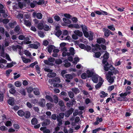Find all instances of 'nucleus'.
<instances>
[{
    "instance_id": "1",
    "label": "nucleus",
    "mask_w": 133,
    "mask_h": 133,
    "mask_svg": "<svg viewBox=\"0 0 133 133\" xmlns=\"http://www.w3.org/2000/svg\"><path fill=\"white\" fill-rule=\"evenodd\" d=\"M80 27L82 30L84 36L87 38H88L89 40H92L93 38V33L90 31L88 32L87 27L84 25H82Z\"/></svg>"
},
{
    "instance_id": "2",
    "label": "nucleus",
    "mask_w": 133,
    "mask_h": 133,
    "mask_svg": "<svg viewBox=\"0 0 133 133\" xmlns=\"http://www.w3.org/2000/svg\"><path fill=\"white\" fill-rule=\"evenodd\" d=\"M1 45L0 44V53L1 54V56L4 58H5L8 61H11V60L10 58L9 55L7 54L4 53V49L3 47V46L1 48Z\"/></svg>"
},
{
    "instance_id": "3",
    "label": "nucleus",
    "mask_w": 133,
    "mask_h": 133,
    "mask_svg": "<svg viewBox=\"0 0 133 133\" xmlns=\"http://www.w3.org/2000/svg\"><path fill=\"white\" fill-rule=\"evenodd\" d=\"M66 45V43L64 42L61 43L60 45V47H62V50L63 52L62 55L63 57H65L66 56V55L68 56L70 55L69 53L68 52V50L66 49L64 47Z\"/></svg>"
},
{
    "instance_id": "4",
    "label": "nucleus",
    "mask_w": 133,
    "mask_h": 133,
    "mask_svg": "<svg viewBox=\"0 0 133 133\" xmlns=\"http://www.w3.org/2000/svg\"><path fill=\"white\" fill-rule=\"evenodd\" d=\"M55 60V58L51 57H49L48 60H45L44 61V62L46 64L52 66L54 65V63Z\"/></svg>"
},
{
    "instance_id": "5",
    "label": "nucleus",
    "mask_w": 133,
    "mask_h": 133,
    "mask_svg": "<svg viewBox=\"0 0 133 133\" xmlns=\"http://www.w3.org/2000/svg\"><path fill=\"white\" fill-rule=\"evenodd\" d=\"M44 70L45 71L49 72L47 74V76L49 78L54 77L56 76V73L52 72V70L48 68H45Z\"/></svg>"
},
{
    "instance_id": "6",
    "label": "nucleus",
    "mask_w": 133,
    "mask_h": 133,
    "mask_svg": "<svg viewBox=\"0 0 133 133\" xmlns=\"http://www.w3.org/2000/svg\"><path fill=\"white\" fill-rule=\"evenodd\" d=\"M112 74V72L109 71L108 74H106V76L107 80L110 83H112L114 81V79L113 77H111V75Z\"/></svg>"
},
{
    "instance_id": "7",
    "label": "nucleus",
    "mask_w": 133,
    "mask_h": 133,
    "mask_svg": "<svg viewBox=\"0 0 133 133\" xmlns=\"http://www.w3.org/2000/svg\"><path fill=\"white\" fill-rule=\"evenodd\" d=\"M86 73L88 78L92 77L95 73L93 69H88L86 71Z\"/></svg>"
},
{
    "instance_id": "8",
    "label": "nucleus",
    "mask_w": 133,
    "mask_h": 133,
    "mask_svg": "<svg viewBox=\"0 0 133 133\" xmlns=\"http://www.w3.org/2000/svg\"><path fill=\"white\" fill-rule=\"evenodd\" d=\"M16 6H14L13 9L14 10V12L15 13L17 12V14H18V15L16 16V17L19 19L20 22H22V21L21 19H23V14L21 13L19 14V12L18 11H17L16 10H15L16 9Z\"/></svg>"
},
{
    "instance_id": "9",
    "label": "nucleus",
    "mask_w": 133,
    "mask_h": 133,
    "mask_svg": "<svg viewBox=\"0 0 133 133\" xmlns=\"http://www.w3.org/2000/svg\"><path fill=\"white\" fill-rule=\"evenodd\" d=\"M40 46V43L38 42H35L33 44H30L28 45L29 48H34L35 49H37Z\"/></svg>"
},
{
    "instance_id": "10",
    "label": "nucleus",
    "mask_w": 133,
    "mask_h": 133,
    "mask_svg": "<svg viewBox=\"0 0 133 133\" xmlns=\"http://www.w3.org/2000/svg\"><path fill=\"white\" fill-rule=\"evenodd\" d=\"M64 115V113H60L59 115L57 117V120L58 122V125L59 126L62 124V120L61 119L63 118Z\"/></svg>"
},
{
    "instance_id": "11",
    "label": "nucleus",
    "mask_w": 133,
    "mask_h": 133,
    "mask_svg": "<svg viewBox=\"0 0 133 133\" xmlns=\"http://www.w3.org/2000/svg\"><path fill=\"white\" fill-rule=\"evenodd\" d=\"M111 98H108L106 100V102L107 103H108L111 99V100L112 102H116V94L115 93H113L111 94Z\"/></svg>"
},
{
    "instance_id": "12",
    "label": "nucleus",
    "mask_w": 133,
    "mask_h": 133,
    "mask_svg": "<svg viewBox=\"0 0 133 133\" xmlns=\"http://www.w3.org/2000/svg\"><path fill=\"white\" fill-rule=\"evenodd\" d=\"M100 78L101 77L95 73L92 77V80L94 82L97 83L98 82V80H99V81Z\"/></svg>"
},
{
    "instance_id": "13",
    "label": "nucleus",
    "mask_w": 133,
    "mask_h": 133,
    "mask_svg": "<svg viewBox=\"0 0 133 133\" xmlns=\"http://www.w3.org/2000/svg\"><path fill=\"white\" fill-rule=\"evenodd\" d=\"M33 17L34 18L36 17L38 19H41L42 18V15L40 13H37L35 12H34L32 14Z\"/></svg>"
},
{
    "instance_id": "14",
    "label": "nucleus",
    "mask_w": 133,
    "mask_h": 133,
    "mask_svg": "<svg viewBox=\"0 0 133 133\" xmlns=\"http://www.w3.org/2000/svg\"><path fill=\"white\" fill-rule=\"evenodd\" d=\"M109 65L108 64V63H107L106 64H105V65L104 66V69L105 71H108L109 69L111 70H114L115 68L112 66H110L109 68Z\"/></svg>"
},
{
    "instance_id": "15",
    "label": "nucleus",
    "mask_w": 133,
    "mask_h": 133,
    "mask_svg": "<svg viewBox=\"0 0 133 133\" xmlns=\"http://www.w3.org/2000/svg\"><path fill=\"white\" fill-rule=\"evenodd\" d=\"M109 54L108 52H106L103 56V59L102 61V63L104 64H106L107 63V61L108 58Z\"/></svg>"
},
{
    "instance_id": "16",
    "label": "nucleus",
    "mask_w": 133,
    "mask_h": 133,
    "mask_svg": "<svg viewBox=\"0 0 133 133\" xmlns=\"http://www.w3.org/2000/svg\"><path fill=\"white\" fill-rule=\"evenodd\" d=\"M65 77L66 78V79L65 80L68 83L70 82V81L69 79H72L73 78L72 75L69 74L65 75Z\"/></svg>"
},
{
    "instance_id": "17",
    "label": "nucleus",
    "mask_w": 133,
    "mask_h": 133,
    "mask_svg": "<svg viewBox=\"0 0 133 133\" xmlns=\"http://www.w3.org/2000/svg\"><path fill=\"white\" fill-rule=\"evenodd\" d=\"M45 95H46L45 98L47 99L49 101L51 102H53V99L51 98V97L48 95L49 94V92L48 91H45Z\"/></svg>"
},
{
    "instance_id": "18",
    "label": "nucleus",
    "mask_w": 133,
    "mask_h": 133,
    "mask_svg": "<svg viewBox=\"0 0 133 133\" xmlns=\"http://www.w3.org/2000/svg\"><path fill=\"white\" fill-rule=\"evenodd\" d=\"M103 82L104 80L102 79V78H100L99 82L95 86V88L97 89L100 88L101 87Z\"/></svg>"
},
{
    "instance_id": "19",
    "label": "nucleus",
    "mask_w": 133,
    "mask_h": 133,
    "mask_svg": "<svg viewBox=\"0 0 133 133\" xmlns=\"http://www.w3.org/2000/svg\"><path fill=\"white\" fill-rule=\"evenodd\" d=\"M59 38L61 40H65L68 41L69 42L71 40V37L69 36H66L65 37L64 36H60Z\"/></svg>"
},
{
    "instance_id": "20",
    "label": "nucleus",
    "mask_w": 133,
    "mask_h": 133,
    "mask_svg": "<svg viewBox=\"0 0 133 133\" xmlns=\"http://www.w3.org/2000/svg\"><path fill=\"white\" fill-rule=\"evenodd\" d=\"M103 30L105 36L106 37H108L109 36L110 34H111L112 35L113 34H112V32L109 30L106 29H104Z\"/></svg>"
},
{
    "instance_id": "21",
    "label": "nucleus",
    "mask_w": 133,
    "mask_h": 133,
    "mask_svg": "<svg viewBox=\"0 0 133 133\" xmlns=\"http://www.w3.org/2000/svg\"><path fill=\"white\" fill-rule=\"evenodd\" d=\"M59 52V50L58 49L55 48L53 50V54L52 56L54 57H56L58 55L57 53Z\"/></svg>"
},
{
    "instance_id": "22",
    "label": "nucleus",
    "mask_w": 133,
    "mask_h": 133,
    "mask_svg": "<svg viewBox=\"0 0 133 133\" xmlns=\"http://www.w3.org/2000/svg\"><path fill=\"white\" fill-rule=\"evenodd\" d=\"M3 122L4 123L5 125L7 127H10L12 125V123L9 120L6 119L5 122L4 121Z\"/></svg>"
},
{
    "instance_id": "23",
    "label": "nucleus",
    "mask_w": 133,
    "mask_h": 133,
    "mask_svg": "<svg viewBox=\"0 0 133 133\" xmlns=\"http://www.w3.org/2000/svg\"><path fill=\"white\" fill-rule=\"evenodd\" d=\"M101 49L99 45L98 44H96L92 49V51L95 52L96 51L99 50Z\"/></svg>"
},
{
    "instance_id": "24",
    "label": "nucleus",
    "mask_w": 133,
    "mask_h": 133,
    "mask_svg": "<svg viewBox=\"0 0 133 133\" xmlns=\"http://www.w3.org/2000/svg\"><path fill=\"white\" fill-rule=\"evenodd\" d=\"M45 101L44 99L42 98L38 102V104L41 107H43L45 105Z\"/></svg>"
},
{
    "instance_id": "25",
    "label": "nucleus",
    "mask_w": 133,
    "mask_h": 133,
    "mask_svg": "<svg viewBox=\"0 0 133 133\" xmlns=\"http://www.w3.org/2000/svg\"><path fill=\"white\" fill-rule=\"evenodd\" d=\"M41 131H43V133H50V130L48 129H47L45 127H42L40 128Z\"/></svg>"
},
{
    "instance_id": "26",
    "label": "nucleus",
    "mask_w": 133,
    "mask_h": 133,
    "mask_svg": "<svg viewBox=\"0 0 133 133\" xmlns=\"http://www.w3.org/2000/svg\"><path fill=\"white\" fill-rule=\"evenodd\" d=\"M8 103L9 104L11 105H13L15 103L14 98L12 97L10 98L8 100Z\"/></svg>"
},
{
    "instance_id": "27",
    "label": "nucleus",
    "mask_w": 133,
    "mask_h": 133,
    "mask_svg": "<svg viewBox=\"0 0 133 133\" xmlns=\"http://www.w3.org/2000/svg\"><path fill=\"white\" fill-rule=\"evenodd\" d=\"M74 33L75 34L80 37H81L83 35L82 32L79 30H75L74 31Z\"/></svg>"
},
{
    "instance_id": "28",
    "label": "nucleus",
    "mask_w": 133,
    "mask_h": 133,
    "mask_svg": "<svg viewBox=\"0 0 133 133\" xmlns=\"http://www.w3.org/2000/svg\"><path fill=\"white\" fill-rule=\"evenodd\" d=\"M73 111V109H71L69 111L66 112L65 114V115L66 117H68L71 114Z\"/></svg>"
},
{
    "instance_id": "29",
    "label": "nucleus",
    "mask_w": 133,
    "mask_h": 133,
    "mask_svg": "<svg viewBox=\"0 0 133 133\" xmlns=\"http://www.w3.org/2000/svg\"><path fill=\"white\" fill-rule=\"evenodd\" d=\"M55 49V47L53 45H50L47 48L48 51L49 53H51L52 50Z\"/></svg>"
},
{
    "instance_id": "30",
    "label": "nucleus",
    "mask_w": 133,
    "mask_h": 133,
    "mask_svg": "<svg viewBox=\"0 0 133 133\" xmlns=\"http://www.w3.org/2000/svg\"><path fill=\"white\" fill-rule=\"evenodd\" d=\"M108 94L104 91L100 92V96L101 97L104 98L107 96Z\"/></svg>"
},
{
    "instance_id": "31",
    "label": "nucleus",
    "mask_w": 133,
    "mask_h": 133,
    "mask_svg": "<svg viewBox=\"0 0 133 133\" xmlns=\"http://www.w3.org/2000/svg\"><path fill=\"white\" fill-rule=\"evenodd\" d=\"M70 51L69 52H68V53H69L70 54V55L68 56L66 55V56H70V55H73L75 54V50L74 48L72 47H71L69 49V50Z\"/></svg>"
},
{
    "instance_id": "32",
    "label": "nucleus",
    "mask_w": 133,
    "mask_h": 133,
    "mask_svg": "<svg viewBox=\"0 0 133 133\" xmlns=\"http://www.w3.org/2000/svg\"><path fill=\"white\" fill-rule=\"evenodd\" d=\"M33 92L35 95H38L40 94L38 89L37 88H34L33 89Z\"/></svg>"
},
{
    "instance_id": "33",
    "label": "nucleus",
    "mask_w": 133,
    "mask_h": 133,
    "mask_svg": "<svg viewBox=\"0 0 133 133\" xmlns=\"http://www.w3.org/2000/svg\"><path fill=\"white\" fill-rule=\"evenodd\" d=\"M24 22V24L27 26L30 27L31 25V22L29 21L25 20Z\"/></svg>"
},
{
    "instance_id": "34",
    "label": "nucleus",
    "mask_w": 133,
    "mask_h": 133,
    "mask_svg": "<svg viewBox=\"0 0 133 133\" xmlns=\"http://www.w3.org/2000/svg\"><path fill=\"white\" fill-rule=\"evenodd\" d=\"M21 58L23 62L25 63H27L31 62V60L30 59L26 58L23 57H21Z\"/></svg>"
},
{
    "instance_id": "35",
    "label": "nucleus",
    "mask_w": 133,
    "mask_h": 133,
    "mask_svg": "<svg viewBox=\"0 0 133 133\" xmlns=\"http://www.w3.org/2000/svg\"><path fill=\"white\" fill-rule=\"evenodd\" d=\"M97 42L99 44L104 43L105 42V40L103 38H99L97 39Z\"/></svg>"
},
{
    "instance_id": "36",
    "label": "nucleus",
    "mask_w": 133,
    "mask_h": 133,
    "mask_svg": "<svg viewBox=\"0 0 133 133\" xmlns=\"http://www.w3.org/2000/svg\"><path fill=\"white\" fill-rule=\"evenodd\" d=\"M71 90L75 94H77L79 92V90L78 88H73L71 89Z\"/></svg>"
},
{
    "instance_id": "37",
    "label": "nucleus",
    "mask_w": 133,
    "mask_h": 133,
    "mask_svg": "<svg viewBox=\"0 0 133 133\" xmlns=\"http://www.w3.org/2000/svg\"><path fill=\"white\" fill-rule=\"evenodd\" d=\"M18 115L20 116H22L25 114L24 112L22 110H19L17 112Z\"/></svg>"
},
{
    "instance_id": "38",
    "label": "nucleus",
    "mask_w": 133,
    "mask_h": 133,
    "mask_svg": "<svg viewBox=\"0 0 133 133\" xmlns=\"http://www.w3.org/2000/svg\"><path fill=\"white\" fill-rule=\"evenodd\" d=\"M64 62L65 63L64 64V66L66 67H68L70 66L71 65L70 63L69 62H68V60H65L64 61Z\"/></svg>"
},
{
    "instance_id": "39",
    "label": "nucleus",
    "mask_w": 133,
    "mask_h": 133,
    "mask_svg": "<svg viewBox=\"0 0 133 133\" xmlns=\"http://www.w3.org/2000/svg\"><path fill=\"white\" fill-rule=\"evenodd\" d=\"M79 58L77 57H76L74 58V60L72 62V63L73 64H76L79 62Z\"/></svg>"
},
{
    "instance_id": "40",
    "label": "nucleus",
    "mask_w": 133,
    "mask_h": 133,
    "mask_svg": "<svg viewBox=\"0 0 133 133\" xmlns=\"http://www.w3.org/2000/svg\"><path fill=\"white\" fill-rule=\"evenodd\" d=\"M63 21L66 23L70 24L71 23V21L70 20L65 18H63Z\"/></svg>"
},
{
    "instance_id": "41",
    "label": "nucleus",
    "mask_w": 133,
    "mask_h": 133,
    "mask_svg": "<svg viewBox=\"0 0 133 133\" xmlns=\"http://www.w3.org/2000/svg\"><path fill=\"white\" fill-rule=\"evenodd\" d=\"M24 40V43L26 44H29L31 43V41H29V38L26 37L25 38Z\"/></svg>"
},
{
    "instance_id": "42",
    "label": "nucleus",
    "mask_w": 133,
    "mask_h": 133,
    "mask_svg": "<svg viewBox=\"0 0 133 133\" xmlns=\"http://www.w3.org/2000/svg\"><path fill=\"white\" fill-rule=\"evenodd\" d=\"M61 31L60 30H58L56 31L55 34L56 36L59 38L60 36H61Z\"/></svg>"
},
{
    "instance_id": "43",
    "label": "nucleus",
    "mask_w": 133,
    "mask_h": 133,
    "mask_svg": "<svg viewBox=\"0 0 133 133\" xmlns=\"http://www.w3.org/2000/svg\"><path fill=\"white\" fill-rule=\"evenodd\" d=\"M31 122L32 124L34 125L36 124L37 123V120L36 118H33L31 120Z\"/></svg>"
},
{
    "instance_id": "44",
    "label": "nucleus",
    "mask_w": 133,
    "mask_h": 133,
    "mask_svg": "<svg viewBox=\"0 0 133 133\" xmlns=\"http://www.w3.org/2000/svg\"><path fill=\"white\" fill-rule=\"evenodd\" d=\"M15 31L18 34H19L21 31L19 25H17L15 28Z\"/></svg>"
},
{
    "instance_id": "45",
    "label": "nucleus",
    "mask_w": 133,
    "mask_h": 133,
    "mask_svg": "<svg viewBox=\"0 0 133 133\" xmlns=\"http://www.w3.org/2000/svg\"><path fill=\"white\" fill-rule=\"evenodd\" d=\"M16 63L15 62H12L11 63H7L6 67L8 68H10L14 66V64H15Z\"/></svg>"
},
{
    "instance_id": "46",
    "label": "nucleus",
    "mask_w": 133,
    "mask_h": 133,
    "mask_svg": "<svg viewBox=\"0 0 133 133\" xmlns=\"http://www.w3.org/2000/svg\"><path fill=\"white\" fill-rule=\"evenodd\" d=\"M25 117L27 118H29L30 116V113L29 111H26L25 112Z\"/></svg>"
},
{
    "instance_id": "47",
    "label": "nucleus",
    "mask_w": 133,
    "mask_h": 133,
    "mask_svg": "<svg viewBox=\"0 0 133 133\" xmlns=\"http://www.w3.org/2000/svg\"><path fill=\"white\" fill-rule=\"evenodd\" d=\"M4 8L3 6L1 4H0V12L4 13L5 12V10L3 9Z\"/></svg>"
},
{
    "instance_id": "48",
    "label": "nucleus",
    "mask_w": 133,
    "mask_h": 133,
    "mask_svg": "<svg viewBox=\"0 0 133 133\" xmlns=\"http://www.w3.org/2000/svg\"><path fill=\"white\" fill-rule=\"evenodd\" d=\"M15 84L16 87H19L21 86L22 83L19 81H17L15 82Z\"/></svg>"
},
{
    "instance_id": "49",
    "label": "nucleus",
    "mask_w": 133,
    "mask_h": 133,
    "mask_svg": "<svg viewBox=\"0 0 133 133\" xmlns=\"http://www.w3.org/2000/svg\"><path fill=\"white\" fill-rule=\"evenodd\" d=\"M24 53L26 55L30 57L31 56V54L27 50H25L24 51Z\"/></svg>"
},
{
    "instance_id": "50",
    "label": "nucleus",
    "mask_w": 133,
    "mask_h": 133,
    "mask_svg": "<svg viewBox=\"0 0 133 133\" xmlns=\"http://www.w3.org/2000/svg\"><path fill=\"white\" fill-rule=\"evenodd\" d=\"M8 129V128L4 125L0 127V130L2 131H6Z\"/></svg>"
},
{
    "instance_id": "51",
    "label": "nucleus",
    "mask_w": 133,
    "mask_h": 133,
    "mask_svg": "<svg viewBox=\"0 0 133 133\" xmlns=\"http://www.w3.org/2000/svg\"><path fill=\"white\" fill-rule=\"evenodd\" d=\"M44 26L43 24L40 23L38 24L37 27L39 29L42 30L43 29Z\"/></svg>"
},
{
    "instance_id": "52",
    "label": "nucleus",
    "mask_w": 133,
    "mask_h": 133,
    "mask_svg": "<svg viewBox=\"0 0 133 133\" xmlns=\"http://www.w3.org/2000/svg\"><path fill=\"white\" fill-rule=\"evenodd\" d=\"M87 77H88V76L87 73H83L81 75V78L83 79H85Z\"/></svg>"
},
{
    "instance_id": "53",
    "label": "nucleus",
    "mask_w": 133,
    "mask_h": 133,
    "mask_svg": "<svg viewBox=\"0 0 133 133\" xmlns=\"http://www.w3.org/2000/svg\"><path fill=\"white\" fill-rule=\"evenodd\" d=\"M46 106L48 109H50L53 106V105L50 103H48L46 104Z\"/></svg>"
},
{
    "instance_id": "54",
    "label": "nucleus",
    "mask_w": 133,
    "mask_h": 133,
    "mask_svg": "<svg viewBox=\"0 0 133 133\" xmlns=\"http://www.w3.org/2000/svg\"><path fill=\"white\" fill-rule=\"evenodd\" d=\"M13 126L14 128L16 129L15 130L16 131H17V130L19 129V125L17 124H13Z\"/></svg>"
},
{
    "instance_id": "55",
    "label": "nucleus",
    "mask_w": 133,
    "mask_h": 133,
    "mask_svg": "<svg viewBox=\"0 0 133 133\" xmlns=\"http://www.w3.org/2000/svg\"><path fill=\"white\" fill-rule=\"evenodd\" d=\"M43 29L44 30L48 31L49 30L50 28L48 25H45L44 26Z\"/></svg>"
},
{
    "instance_id": "56",
    "label": "nucleus",
    "mask_w": 133,
    "mask_h": 133,
    "mask_svg": "<svg viewBox=\"0 0 133 133\" xmlns=\"http://www.w3.org/2000/svg\"><path fill=\"white\" fill-rule=\"evenodd\" d=\"M38 35L42 38H43L45 36L44 33L42 31L39 32L38 33Z\"/></svg>"
},
{
    "instance_id": "57",
    "label": "nucleus",
    "mask_w": 133,
    "mask_h": 133,
    "mask_svg": "<svg viewBox=\"0 0 133 133\" xmlns=\"http://www.w3.org/2000/svg\"><path fill=\"white\" fill-rule=\"evenodd\" d=\"M91 49V48L90 46L87 45L86 46H85V48L84 49V50H87L88 52H89L90 51Z\"/></svg>"
},
{
    "instance_id": "58",
    "label": "nucleus",
    "mask_w": 133,
    "mask_h": 133,
    "mask_svg": "<svg viewBox=\"0 0 133 133\" xmlns=\"http://www.w3.org/2000/svg\"><path fill=\"white\" fill-rule=\"evenodd\" d=\"M18 5L21 8H23V6H25L24 3L22 2H19L18 3Z\"/></svg>"
},
{
    "instance_id": "59",
    "label": "nucleus",
    "mask_w": 133,
    "mask_h": 133,
    "mask_svg": "<svg viewBox=\"0 0 133 133\" xmlns=\"http://www.w3.org/2000/svg\"><path fill=\"white\" fill-rule=\"evenodd\" d=\"M62 62V61L59 59H57L56 60L55 63L56 64H61Z\"/></svg>"
},
{
    "instance_id": "60",
    "label": "nucleus",
    "mask_w": 133,
    "mask_h": 133,
    "mask_svg": "<svg viewBox=\"0 0 133 133\" xmlns=\"http://www.w3.org/2000/svg\"><path fill=\"white\" fill-rule=\"evenodd\" d=\"M68 34V32L66 30H64L63 31L62 35L61 36H64V37H65L67 36V35Z\"/></svg>"
},
{
    "instance_id": "61",
    "label": "nucleus",
    "mask_w": 133,
    "mask_h": 133,
    "mask_svg": "<svg viewBox=\"0 0 133 133\" xmlns=\"http://www.w3.org/2000/svg\"><path fill=\"white\" fill-rule=\"evenodd\" d=\"M68 94L69 97L71 98H72L74 96V93L71 91H69L68 92Z\"/></svg>"
},
{
    "instance_id": "62",
    "label": "nucleus",
    "mask_w": 133,
    "mask_h": 133,
    "mask_svg": "<svg viewBox=\"0 0 133 133\" xmlns=\"http://www.w3.org/2000/svg\"><path fill=\"white\" fill-rule=\"evenodd\" d=\"M86 86L89 88V90H91L93 89V87L91 86L90 84L89 83H87Z\"/></svg>"
},
{
    "instance_id": "63",
    "label": "nucleus",
    "mask_w": 133,
    "mask_h": 133,
    "mask_svg": "<svg viewBox=\"0 0 133 133\" xmlns=\"http://www.w3.org/2000/svg\"><path fill=\"white\" fill-rule=\"evenodd\" d=\"M15 90L14 88H11L9 90L10 92L12 94H13L15 93Z\"/></svg>"
},
{
    "instance_id": "64",
    "label": "nucleus",
    "mask_w": 133,
    "mask_h": 133,
    "mask_svg": "<svg viewBox=\"0 0 133 133\" xmlns=\"http://www.w3.org/2000/svg\"><path fill=\"white\" fill-rule=\"evenodd\" d=\"M101 129L100 128H97L93 130L92 132L93 133H96L97 132H98L101 130Z\"/></svg>"
}]
</instances>
